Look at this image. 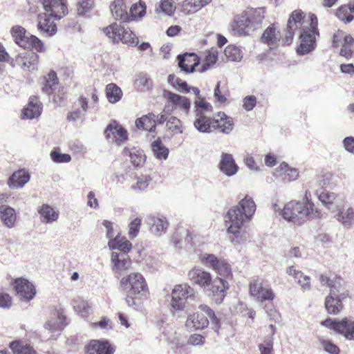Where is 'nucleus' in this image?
Masks as SVG:
<instances>
[{
    "instance_id": "1",
    "label": "nucleus",
    "mask_w": 354,
    "mask_h": 354,
    "mask_svg": "<svg viewBox=\"0 0 354 354\" xmlns=\"http://www.w3.org/2000/svg\"><path fill=\"white\" fill-rule=\"evenodd\" d=\"M255 211L256 204L253 198L248 195L227 211L225 224L232 243L236 245L245 241L246 237L241 230L245 223L252 220Z\"/></svg>"
},
{
    "instance_id": "2",
    "label": "nucleus",
    "mask_w": 354,
    "mask_h": 354,
    "mask_svg": "<svg viewBox=\"0 0 354 354\" xmlns=\"http://www.w3.org/2000/svg\"><path fill=\"white\" fill-rule=\"evenodd\" d=\"M272 207L276 214L281 216L287 221L298 224L307 217L318 218L320 216V212L311 201V195L308 190L305 192L301 203L291 201L284 205L274 203Z\"/></svg>"
},
{
    "instance_id": "3",
    "label": "nucleus",
    "mask_w": 354,
    "mask_h": 354,
    "mask_svg": "<svg viewBox=\"0 0 354 354\" xmlns=\"http://www.w3.org/2000/svg\"><path fill=\"white\" fill-rule=\"evenodd\" d=\"M192 281L209 291V295L216 304H221L226 296V291L229 289V283L226 279L216 278L212 279L209 272L198 268H194L188 272Z\"/></svg>"
},
{
    "instance_id": "4",
    "label": "nucleus",
    "mask_w": 354,
    "mask_h": 354,
    "mask_svg": "<svg viewBox=\"0 0 354 354\" xmlns=\"http://www.w3.org/2000/svg\"><path fill=\"white\" fill-rule=\"evenodd\" d=\"M264 17L262 8L248 9L234 16L230 25V32L234 36L250 35L261 24Z\"/></svg>"
},
{
    "instance_id": "5",
    "label": "nucleus",
    "mask_w": 354,
    "mask_h": 354,
    "mask_svg": "<svg viewBox=\"0 0 354 354\" xmlns=\"http://www.w3.org/2000/svg\"><path fill=\"white\" fill-rule=\"evenodd\" d=\"M209 318L212 328L216 333H218L221 327L220 320L215 315L214 312L207 305H201L198 310L188 316L185 326L189 330H199L207 327Z\"/></svg>"
},
{
    "instance_id": "6",
    "label": "nucleus",
    "mask_w": 354,
    "mask_h": 354,
    "mask_svg": "<svg viewBox=\"0 0 354 354\" xmlns=\"http://www.w3.org/2000/svg\"><path fill=\"white\" fill-rule=\"evenodd\" d=\"M317 36H319L317 18L315 15H310V26L304 28L300 34L301 44L297 48V53L304 55L313 50L316 46Z\"/></svg>"
},
{
    "instance_id": "7",
    "label": "nucleus",
    "mask_w": 354,
    "mask_h": 354,
    "mask_svg": "<svg viewBox=\"0 0 354 354\" xmlns=\"http://www.w3.org/2000/svg\"><path fill=\"white\" fill-rule=\"evenodd\" d=\"M120 283L129 290L130 295L144 297L148 292V286L145 277L139 272H132L122 277Z\"/></svg>"
},
{
    "instance_id": "8",
    "label": "nucleus",
    "mask_w": 354,
    "mask_h": 354,
    "mask_svg": "<svg viewBox=\"0 0 354 354\" xmlns=\"http://www.w3.org/2000/svg\"><path fill=\"white\" fill-rule=\"evenodd\" d=\"M104 34L115 43L122 41L128 45H136L138 38L129 29H126L116 23H113L103 29Z\"/></svg>"
},
{
    "instance_id": "9",
    "label": "nucleus",
    "mask_w": 354,
    "mask_h": 354,
    "mask_svg": "<svg viewBox=\"0 0 354 354\" xmlns=\"http://www.w3.org/2000/svg\"><path fill=\"white\" fill-rule=\"evenodd\" d=\"M193 293V289L187 284L176 285L171 292L170 310L172 313L183 310L189 296Z\"/></svg>"
},
{
    "instance_id": "10",
    "label": "nucleus",
    "mask_w": 354,
    "mask_h": 354,
    "mask_svg": "<svg viewBox=\"0 0 354 354\" xmlns=\"http://www.w3.org/2000/svg\"><path fill=\"white\" fill-rule=\"evenodd\" d=\"M201 263L212 268L219 276L217 278L227 279L232 275L230 266L224 260L218 259L214 254H205L201 257Z\"/></svg>"
},
{
    "instance_id": "11",
    "label": "nucleus",
    "mask_w": 354,
    "mask_h": 354,
    "mask_svg": "<svg viewBox=\"0 0 354 354\" xmlns=\"http://www.w3.org/2000/svg\"><path fill=\"white\" fill-rule=\"evenodd\" d=\"M250 294L255 301L260 303L272 301L275 297V294L270 286L259 279L250 282Z\"/></svg>"
},
{
    "instance_id": "12",
    "label": "nucleus",
    "mask_w": 354,
    "mask_h": 354,
    "mask_svg": "<svg viewBox=\"0 0 354 354\" xmlns=\"http://www.w3.org/2000/svg\"><path fill=\"white\" fill-rule=\"evenodd\" d=\"M322 324L342 335L346 339L354 340V321L344 318L340 321L327 319Z\"/></svg>"
},
{
    "instance_id": "13",
    "label": "nucleus",
    "mask_w": 354,
    "mask_h": 354,
    "mask_svg": "<svg viewBox=\"0 0 354 354\" xmlns=\"http://www.w3.org/2000/svg\"><path fill=\"white\" fill-rule=\"evenodd\" d=\"M191 106L189 100L171 92H168L167 94V102L164 107V111L167 113H171L174 111L178 109L182 111L184 114L189 113Z\"/></svg>"
},
{
    "instance_id": "14",
    "label": "nucleus",
    "mask_w": 354,
    "mask_h": 354,
    "mask_svg": "<svg viewBox=\"0 0 354 354\" xmlns=\"http://www.w3.org/2000/svg\"><path fill=\"white\" fill-rule=\"evenodd\" d=\"M55 17L48 12L40 13L37 16V29L41 35L52 37L57 32Z\"/></svg>"
},
{
    "instance_id": "15",
    "label": "nucleus",
    "mask_w": 354,
    "mask_h": 354,
    "mask_svg": "<svg viewBox=\"0 0 354 354\" xmlns=\"http://www.w3.org/2000/svg\"><path fill=\"white\" fill-rule=\"evenodd\" d=\"M105 138L110 142L120 145L127 140V131L115 121L109 124L104 131Z\"/></svg>"
},
{
    "instance_id": "16",
    "label": "nucleus",
    "mask_w": 354,
    "mask_h": 354,
    "mask_svg": "<svg viewBox=\"0 0 354 354\" xmlns=\"http://www.w3.org/2000/svg\"><path fill=\"white\" fill-rule=\"evenodd\" d=\"M111 265L112 271L117 277H119L130 268L131 260L126 254L113 252L111 257Z\"/></svg>"
},
{
    "instance_id": "17",
    "label": "nucleus",
    "mask_w": 354,
    "mask_h": 354,
    "mask_svg": "<svg viewBox=\"0 0 354 354\" xmlns=\"http://www.w3.org/2000/svg\"><path fill=\"white\" fill-rule=\"evenodd\" d=\"M42 5L45 12L52 14L57 19H61L68 13L66 0H42Z\"/></svg>"
},
{
    "instance_id": "18",
    "label": "nucleus",
    "mask_w": 354,
    "mask_h": 354,
    "mask_svg": "<svg viewBox=\"0 0 354 354\" xmlns=\"http://www.w3.org/2000/svg\"><path fill=\"white\" fill-rule=\"evenodd\" d=\"M13 285L17 294L27 301L32 299L36 295L34 285L26 279L17 278L15 280Z\"/></svg>"
},
{
    "instance_id": "19",
    "label": "nucleus",
    "mask_w": 354,
    "mask_h": 354,
    "mask_svg": "<svg viewBox=\"0 0 354 354\" xmlns=\"http://www.w3.org/2000/svg\"><path fill=\"white\" fill-rule=\"evenodd\" d=\"M318 195L320 202L328 209L335 211L337 207L344 206L345 198L339 194L328 191H324Z\"/></svg>"
},
{
    "instance_id": "20",
    "label": "nucleus",
    "mask_w": 354,
    "mask_h": 354,
    "mask_svg": "<svg viewBox=\"0 0 354 354\" xmlns=\"http://www.w3.org/2000/svg\"><path fill=\"white\" fill-rule=\"evenodd\" d=\"M304 13L301 10H297L292 12L287 24V33L285 39L286 44L289 45L291 44L295 30L300 28L304 23Z\"/></svg>"
},
{
    "instance_id": "21",
    "label": "nucleus",
    "mask_w": 354,
    "mask_h": 354,
    "mask_svg": "<svg viewBox=\"0 0 354 354\" xmlns=\"http://www.w3.org/2000/svg\"><path fill=\"white\" fill-rule=\"evenodd\" d=\"M39 55L33 52H24L17 56L16 62L24 71L37 70Z\"/></svg>"
},
{
    "instance_id": "22",
    "label": "nucleus",
    "mask_w": 354,
    "mask_h": 354,
    "mask_svg": "<svg viewBox=\"0 0 354 354\" xmlns=\"http://www.w3.org/2000/svg\"><path fill=\"white\" fill-rule=\"evenodd\" d=\"M66 325V317L63 309L55 308L51 312V318L45 323L44 328L52 331H57L62 330Z\"/></svg>"
},
{
    "instance_id": "23",
    "label": "nucleus",
    "mask_w": 354,
    "mask_h": 354,
    "mask_svg": "<svg viewBox=\"0 0 354 354\" xmlns=\"http://www.w3.org/2000/svg\"><path fill=\"white\" fill-rule=\"evenodd\" d=\"M220 171L228 177L235 175L239 169L234 158L230 153L223 152L218 164Z\"/></svg>"
},
{
    "instance_id": "24",
    "label": "nucleus",
    "mask_w": 354,
    "mask_h": 354,
    "mask_svg": "<svg viewBox=\"0 0 354 354\" xmlns=\"http://www.w3.org/2000/svg\"><path fill=\"white\" fill-rule=\"evenodd\" d=\"M213 129H220V131L228 134L234 127L233 119L227 116L223 112H218L215 115L212 120Z\"/></svg>"
},
{
    "instance_id": "25",
    "label": "nucleus",
    "mask_w": 354,
    "mask_h": 354,
    "mask_svg": "<svg viewBox=\"0 0 354 354\" xmlns=\"http://www.w3.org/2000/svg\"><path fill=\"white\" fill-rule=\"evenodd\" d=\"M148 224L151 225L150 232L158 236L165 234L169 226L166 217L159 214L149 216Z\"/></svg>"
},
{
    "instance_id": "26",
    "label": "nucleus",
    "mask_w": 354,
    "mask_h": 354,
    "mask_svg": "<svg viewBox=\"0 0 354 354\" xmlns=\"http://www.w3.org/2000/svg\"><path fill=\"white\" fill-rule=\"evenodd\" d=\"M177 59L179 67L185 73H193L195 71L196 66L200 63L198 57L195 53L179 55Z\"/></svg>"
},
{
    "instance_id": "27",
    "label": "nucleus",
    "mask_w": 354,
    "mask_h": 354,
    "mask_svg": "<svg viewBox=\"0 0 354 354\" xmlns=\"http://www.w3.org/2000/svg\"><path fill=\"white\" fill-rule=\"evenodd\" d=\"M319 280L322 286H326L330 288L331 295H336V293L344 290L342 279L337 276L322 274L319 277Z\"/></svg>"
},
{
    "instance_id": "28",
    "label": "nucleus",
    "mask_w": 354,
    "mask_h": 354,
    "mask_svg": "<svg viewBox=\"0 0 354 354\" xmlns=\"http://www.w3.org/2000/svg\"><path fill=\"white\" fill-rule=\"evenodd\" d=\"M344 292L336 293V295H331L326 297L325 299V307L330 314L337 315L343 308L342 300L346 298Z\"/></svg>"
},
{
    "instance_id": "29",
    "label": "nucleus",
    "mask_w": 354,
    "mask_h": 354,
    "mask_svg": "<svg viewBox=\"0 0 354 354\" xmlns=\"http://www.w3.org/2000/svg\"><path fill=\"white\" fill-rule=\"evenodd\" d=\"M337 220L346 228H351L354 224V208L348 206L337 207Z\"/></svg>"
},
{
    "instance_id": "30",
    "label": "nucleus",
    "mask_w": 354,
    "mask_h": 354,
    "mask_svg": "<svg viewBox=\"0 0 354 354\" xmlns=\"http://www.w3.org/2000/svg\"><path fill=\"white\" fill-rule=\"evenodd\" d=\"M113 347L106 341L92 340L86 347L88 354H113Z\"/></svg>"
},
{
    "instance_id": "31",
    "label": "nucleus",
    "mask_w": 354,
    "mask_h": 354,
    "mask_svg": "<svg viewBox=\"0 0 354 354\" xmlns=\"http://www.w3.org/2000/svg\"><path fill=\"white\" fill-rule=\"evenodd\" d=\"M38 213L40 215L41 221L44 223H52L59 218V210L48 204H44L39 207Z\"/></svg>"
},
{
    "instance_id": "32",
    "label": "nucleus",
    "mask_w": 354,
    "mask_h": 354,
    "mask_svg": "<svg viewBox=\"0 0 354 354\" xmlns=\"http://www.w3.org/2000/svg\"><path fill=\"white\" fill-rule=\"evenodd\" d=\"M30 180L28 172L24 169L18 170L12 174L8 179V185L12 189L23 187Z\"/></svg>"
},
{
    "instance_id": "33",
    "label": "nucleus",
    "mask_w": 354,
    "mask_h": 354,
    "mask_svg": "<svg viewBox=\"0 0 354 354\" xmlns=\"http://www.w3.org/2000/svg\"><path fill=\"white\" fill-rule=\"evenodd\" d=\"M110 10L116 19H121L123 21H127L130 19V16L127 12V6L123 0L113 1L110 5Z\"/></svg>"
},
{
    "instance_id": "34",
    "label": "nucleus",
    "mask_w": 354,
    "mask_h": 354,
    "mask_svg": "<svg viewBox=\"0 0 354 354\" xmlns=\"http://www.w3.org/2000/svg\"><path fill=\"white\" fill-rule=\"evenodd\" d=\"M0 219L7 227L12 228L15 227L17 220L15 209L6 205H1L0 207Z\"/></svg>"
},
{
    "instance_id": "35",
    "label": "nucleus",
    "mask_w": 354,
    "mask_h": 354,
    "mask_svg": "<svg viewBox=\"0 0 354 354\" xmlns=\"http://www.w3.org/2000/svg\"><path fill=\"white\" fill-rule=\"evenodd\" d=\"M41 103L36 97L30 98L26 108L22 111V118L32 119L39 117L41 113Z\"/></svg>"
},
{
    "instance_id": "36",
    "label": "nucleus",
    "mask_w": 354,
    "mask_h": 354,
    "mask_svg": "<svg viewBox=\"0 0 354 354\" xmlns=\"http://www.w3.org/2000/svg\"><path fill=\"white\" fill-rule=\"evenodd\" d=\"M135 124L138 129H144L149 132H154L156 127V115L150 113L138 118Z\"/></svg>"
},
{
    "instance_id": "37",
    "label": "nucleus",
    "mask_w": 354,
    "mask_h": 354,
    "mask_svg": "<svg viewBox=\"0 0 354 354\" xmlns=\"http://www.w3.org/2000/svg\"><path fill=\"white\" fill-rule=\"evenodd\" d=\"M281 39V35L274 26L267 28L263 32L261 40L270 48L275 47Z\"/></svg>"
},
{
    "instance_id": "38",
    "label": "nucleus",
    "mask_w": 354,
    "mask_h": 354,
    "mask_svg": "<svg viewBox=\"0 0 354 354\" xmlns=\"http://www.w3.org/2000/svg\"><path fill=\"white\" fill-rule=\"evenodd\" d=\"M212 0H185L182 8L185 13L190 15L196 12L202 8L207 6Z\"/></svg>"
},
{
    "instance_id": "39",
    "label": "nucleus",
    "mask_w": 354,
    "mask_h": 354,
    "mask_svg": "<svg viewBox=\"0 0 354 354\" xmlns=\"http://www.w3.org/2000/svg\"><path fill=\"white\" fill-rule=\"evenodd\" d=\"M124 153L129 156L130 161L136 167H141L145 162V156L143 151L135 147L131 149L125 148Z\"/></svg>"
},
{
    "instance_id": "40",
    "label": "nucleus",
    "mask_w": 354,
    "mask_h": 354,
    "mask_svg": "<svg viewBox=\"0 0 354 354\" xmlns=\"http://www.w3.org/2000/svg\"><path fill=\"white\" fill-rule=\"evenodd\" d=\"M58 84L59 82L57 73L55 71H51L44 77L42 91L50 95L57 88Z\"/></svg>"
},
{
    "instance_id": "41",
    "label": "nucleus",
    "mask_w": 354,
    "mask_h": 354,
    "mask_svg": "<svg viewBox=\"0 0 354 354\" xmlns=\"http://www.w3.org/2000/svg\"><path fill=\"white\" fill-rule=\"evenodd\" d=\"M192 241L189 231L183 227H178L172 238V243L176 247H180L183 243H191Z\"/></svg>"
},
{
    "instance_id": "42",
    "label": "nucleus",
    "mask_w": 354,
    "mask_h": 354,
    "mask_svg": "<svg viewBox=\"0 0 354 354\" xmlns=\"http://www.w3.org/2000/svg\"><path fill=\"white\" fill-rule=\"evenodd\" d=\"M11 35L15 42L20 47L23 48L27 45L29 35H26V30L21 26H15L10 30Z\"/></svg>"
},
{
    "instance_id": "43",
    "label": "nucleus",
    "mask_w": 354,
    "mask_h": 354,
    "mask_svg": "<svg viewBox=\"0 0 354 354\" xmlns=\"http://www.w3.org/2000/svg\"><path fill=\"white\" fill-rule=\"evenodd\" d=\"M194 127L200 132H210L213 129L212 122L205 115H196L194 122Z\"/></svg>"
},
{
    "instance_id": "44",
    "label": "nucleus",
    "mask_w": 354,
    "mask_h": 354,
    "mask_svg": "<svg viewBox=\"0 0 354 354\" xmlns=\"http://www.w3.org/2000/svg\"><path fill=\"white\" fill-rule=\"evenodd\" d=\"M106 96L110 103L114 104L121 100L122 91L118 85L110 83L106 86Z\"/></svg>"
},
{
    "instance_id": "45",
    "label": "nucleus",
    "mask_w": 354,
    "mask_h": 354,
    "mask_svg": "<svg viewBox=\"0 0 354 354\" xmlns=\"http://www.w3.org/2000/svg\"><path fill=\"white\" fill-rule=\"evenodd\" d=\"M73 304L74 310L81 317L84 319L88 317L91 306L87 301L77 297L73 299Z\"/></svg>"
},
{
    "instance_id": "46",
    "label": "nucleus",
    "mask_w": 354,
    "mask_h": 354,
    "mask_svg": "<svg viewBox=\"0 0 354 354\" xmlns=\"http://www.w3.org/2000/svg\"><path fill=\"white\" fill-rule=\"evenodd\" d=\"M166 130L169 131L172 136L182 133L183 131L182 122L175 116L169 117L166 122Z\"/></svg>"
},
{
    "instance_id": "47",
    "label": "nucleus",
    "mask_w": 354,
    "mask_h": 354,
    "mask_svg": "<svg viewBox=\"0 0 354 354\" xmlns=\"http://www.w3.org/2000/svg\"><path fill=\"white\" fill-rule=\"evenodd\" d=\"M153 155L159 160H166L168 157L169 149L160 140H156L151 143Z\"/></svg>"
},
{
    "instance_id": "48",
    "label": "nucleus",
    "mask_w": 354,
    "mask_h": 354,
    "mask_svg": "<svg viewBox=\"0 0 354 354\" xmlns=\"http://www.w3.org/2000/svg\"><path fill=\"white\" fill-rule=\"evenodd\" d=\"M195 113L196 115H205L210 113L212 111V106L207 102L203 98L200 97L195 101Z\"/></svg>"
},
{
    "instance_id": "49",
    "label": "nucleus",
    "mask_w": 354,
    "mask_h": 354,
    "mask_svg": "<svg viewBox=\"0 0 354 354\" xmlns=\"http://www.w3.org/2000/svg\"><path fill=\"white\" fill-rule=\"evenodd\" d=\"M225 55L226 57L233 62H239L243 57L241 50L234 45H229L225 49Z\"/></svg>"
},
{
    "instance_id": "50",
    "label": "nucleus",
    "mask_w": 354,
    "mask_h": 354,
    "mask_svg": "<svg viewBox=\"0 0 354 354\" xmlns=\"http://www.w3.org/2000/svg\"><path fill=\"white\" fill-rule=\"evenodd\" d=\"M10 348L14 354H36V352L29 345H24L18 342H12L10 344Z\"/></svg>"
},
{
    "instance_id": "51",
    "label": "nucleus",
    "mask_w": 354,
    "mask_h": 354,
    "mask_svg": "<svg viewBox=\"0 0 354 354\" xmlns=\"http://www.w3.org/2000/svg\"><path fill=\"white\" fill-rule=\"evenodd\" d=\"M26 44L27 45H26V46L24 47V49L32 48L35 49L38 52L45 51L44 43L41 39H39L35 35H29Z\"/></svg>"
},
{
    "instance_id": "52",
    "label": "nucleus",
    "mask_w": 354,
    "mask_h": 354,
    "mask_svg": "<svg viewBox=\"0 0 354 354\" xmlns=\"http://www.w3.org/2000/svg\"><path fill=\"white\" fill-rule=\"evenodd\" d=\"M151 181V178L149 176L141 175L138 177L136 184L131 186V189L136 192L143 191L148 187Z\"/></svg>"
},
{
    "instance_id": "53",
    "label": "nucleus",
    "mask_w": 354,
    "mask_h": 354,
    "mask_svg": "<svg viewBox=\"0 0 354 354\" xmlns=\"http://www.w3.org/2000/svg\"><path fill=\"white\" fill-rule=\"evenodd\" d=\"M176 7L171 0H160L158 6L156 8V11L164 12L171 16L175 11Z\"/></svg>"
},
{
    "instance_id": "54",
    "label": "nucleus",
    "mask_w": 354,
    "mask_h": 354,
    "mask_svg": "<svg viewBox=\"0 0 354 354\" xmlns=\"http://www.w3.org/2000/svg\"><path fill=\"white\" fill-rule=\"evenodd\" d=\"M142 223V218L140 217H131L129 224V236L130 238L137 236Z\"/></svg>"
},
{
    "instance_id": "55",
    "label": "nucleus",
    "mask_w": 354,
    "mask_h": 354,
    "mask_svg": "<svg viewBox=\"0 0 354 354\" xmlns=\"http://www.w3.org/2000/svg\"><path fill=\"white\" fill-rule=\"evenodd\" d=\"M146 13V6L145 2L140 1L138 3L132 5L130 8V17L132 18L142 17Z\"/></svg>"
},
{
    "instance_id": "56",
    "label": "nucleus",
    "mask_w": 354,
    "mask_h": 354,
    "mask_svg": "<svg viewBox=\"0 0 354 354\" xmlns=\"http://www.w3.org/2000/svg\"><path fill=\"white\" fill-rule=\"evenodd\" d=\"M259 350L260 354H274L273 338L272 337H265L263 343L259 344Z\"/></svg>"
},
{
    "instance_id": "57",
    "label": "nucleus",
    "mask_w": 354,
    "mask_h": 354,
    "mask_svg": "<svg viewBox=\"0 0 354 354\" xmlns=\"http://www.w3.org/2000/svg\"><path fill=\"white\" fill-rule=\"evenodd\" d=\"M50 156L53 162L56 163H67L71 160V157L68 153H62L59 151L52 150Z\"/></svg>"
},
{
    "instance_id": "58",
    "label": "nucleus",
    "mask_w": 354,
    "mask_h": 354,
    "mask_svg": "<svg viewBox=\"0 0 354 354\" xmlns=\"http://www.w3.org/2000/svg\"><path fill=\"white\" fill-rule=\"evenodd\" d=\"M169 81L173 84L174 87H176L179 91L189 93V86L186 82L182 81L178 78H176L174 75H169Z\"/></svg>"
},
{
    "instance_id": "59",
    "label": "nucleus",
    "mask_w": 354,
    "mask_h": 354,
    "mask_svg": "<svg viewBox=\"0 0 354 354\" xmlns=\"http://www.w3.org/2000/svg\"><path fill=\"white\" fill-rule=\"evenodd\" d=\"M93 5V0H79L77 6V13L83 15L89 12Z\"/></svg>"
},
{
    "instance_id": "60",
    "label": "nucleus",
    "mask_w": 354,
    "mask_h": 354,
    "mask_svg": "<svg viewBox=\"0 0 354 354\" xmlns=\"http://www.w3.org/2000/svg\"><path fill=\"white\" fill-rule=\"evenodd\" d=\"M217 53L216 50H212L208 53L205 57V63L202 66L201 72L208 70L211 66L214 65L217 61Z\"/></svg>"
},
{
    "instance_id": "61",
    "label": "nucleus",
    "mask_w": 354,
    "mask_h": 354,
    "mask_svg": "<svg viewBox=\"0 0 354 354\" xmlns=\"http://www.w3.org/2000/svg\"><path fill=\"white\" fill-rule=\"evenodd\" d=\"M102 224L106 229V237L109 240L113 239L117 234L120 235L118 226L115 225V227H114L113 223L111 221L104 220Z\"/></svg>"
},
{
    "instance_id": "62",
    "label": "nucleus",
    "mask_w": 354,
    "mask_h": 354,
    "mask_svg": "<svg viewBox=\"0 0 354 354\" xmlns=\"http://www.w3.org/2000/svg\"><path fill=\"white\" fill-rule=\"evenodd\" d=\"M214 96L216 100L221 103H224L227 100L226 93L224 87L221 88V82H218L214 91Z\"/></svg>"
},
{
    "instance_id": "63",
    "label": "nucleus",
    "mask_w": 354,
    "mask_h": 354,
    "mask_svg": "<svg viewBox=\"0 0 354 354\" xmlns=\"http://www.w3.org/2000/svg\"><path fill=\"white\" fill-rule=\"evenodd\" d=\"M268 317H270L271 320H274L275 322H277L280 319V315L276 310L274 307L272 305H265L263 307Z\"/></svg>"
},
{
    "instance_id": "64",
    "label": "nucleus",
    "mask_w": 354,
    "mask_h": 354,
    "mask_svg": "<svg viewBox=\"0 0 354 354\" xmlns=\"http://www.w3.org/2000/svg\"><path fill=\"white\" fill-rule=\"evenodd\" d=\"M324 350L330 354H338L339 352V348L328 340H323L322 342Z\"/></svg>"
}]
</instances>
